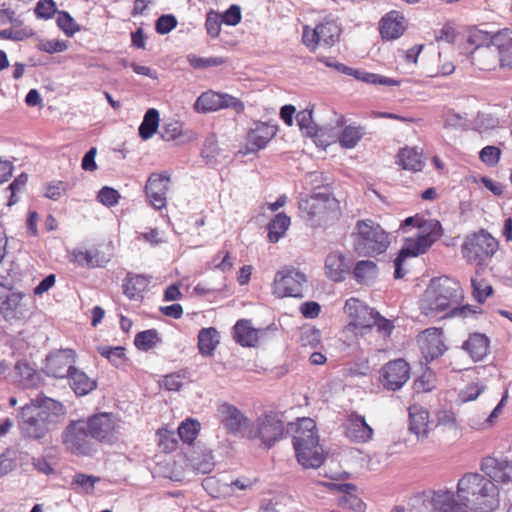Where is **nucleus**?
<instances>
[{"instance_id": "f257e3e1", "label": "nucleus", "mask_w": 512, "mask_h": 512, "mask_svg": "<svg viewBox=\"0 0 512 512\" xmlns=\"http://www.w3.org/2000/svg\"><path fill=\"white\" fill-rule=\"evenodd\" d=\"M463 299V291L458 281L447 276L435 277L430 280L420 300V310L428 317L462 314L464 307L459 308Z\"/></svg>"}, {"instance_id": "f03ea898", "label": "nucleus", "mask_w": 512, "mask_h": 512, "mask_svg": "<svg viewBox=\"0 0 512 512\" xmlns=\"http://www.w3.org/2000/svg\"><path fill=\"white\" fill-rule=\"evenodd\" d=\"M457 497L464 507L478 512H492L499 506L498 487L486 476L466 473L457 483Z\"/></svg>"}, {"instance_id": "7ed1b4c3", "label": "nucleus", "mask_w": 512, "mask_h": 512, "mask_svg": "<svg viewBox=\"0 0 512 512\" xmlns=\"http://www.w3.org/2000/svg\"><path fill=\"white\" fill-rule=\"evenodd\" d=\"M284 434L283 415L276 411H265L243 430L242 435L269 450L284 437Z\"/></svg>"}, {"instance_id": "20e7f679", "label": "nucleus", "mask_w": 512, "mask_h": 512, "mask_svg": "<svg viewBox=\"0 0 512 512\" xmlns=\"http://www.w3.org/2000/svg\"><path fill=\"white\" fill-rule=\"evenodd\" d=\"M443 228L438 220H432L428 223L426 230L420 231L416 238L407 239L404 247L399 251L394 260V277L403 278L408 269L405 268L406 260L424 254L428 249L443 236Z\"/></svg>"}, {"instance_id": "39448f33", "label": "nucleus", "mask_w": 512, "mask_h": 512, "mask_svg": "<svg viewBox=\"0 0 512 512\" xmlns=\"http://www.w3.org/2000/svg\"><path fill=\"white\" fill-rule=\"evenodd\" d=\"M499 250V241L485 229L467 234L460 247L462 258L469 265L482 268Z\"/></svg>"}, {"instance_id": "423d86ee", "label": "nucleus", "mask_w": 512, "mask_h": 512, "mask_svg": "<svg viewBox=\"0 0 512 512\" xmlns=\"http://www.w3.org/2000/svg\"><path fill=\"white\" fill-rule=\"evenodd\" d=\"M354 250L362 256H376L384 253L390 245L389 234L371 219L356 223Z\"/></svg>"}, {"instance_id": "0eeeda50", "label": "nucleus", "mask_w": 512, "mask_h": 512, "mask_svg": "<svg viewBox=\"0 0 512 512\" xmlns=\"http://www.w3.org/2000/svg\"><path fill=\"white\" fill-rule=\"evenodd\" d=\"M64 406L51 398L38 396L34 403V438H44L64 419Z\"/></svg>"}, {"instance_id": "6e6552de", "label": "nucleus", "mask_w": 512, "mask_h": 512, "mask_svg": "<svg viewBox=\"0 0 512 512\" xmlns=\"http://www.w3.org/2000/svg\"><path fill=\"white\" fill-rule=\"evenodd\" d=\"M62 444L66 451L78 457L91 456L96 445L83 419L72 420L63 430Z\"/></svg>"}, {"instance_id": "1a4fd4ad", "label": "nucleus", "mask_w": 512, "mask_h": 512, "mask_svg": "<svg viewBox=\"0 0 512 512\" xmlns=\"http://www.w3.org/2000/svg\"><path fill=\"white\" fill-rule=\"evenodd\" d=\"M341 28L330 19H324L322 22L312 28L305 25L302 31V43L311 52H315L319 46L330 48L334 46L340 38Z\"/></svg>"}, {"instance_id": "9d476101", "label": "nucleus", "mask_w": 512, "mask_h": 512, "mask_svg": "<svg viewBox=\"0 0 512 512\" xmlns=\"http://www.w3.org/2000/svg\"><path fill=\"white\" fill-rule=\"evenodd\" d=\"M345 313L350 321L346 329L356 337L368 336L373 333L377 311L369 308L356 298H350L344 306Z\"/></svg>"}, {"instance_id": "9b49d317", "label": "nucleus", "mask_w": 512, "mask_h": 512, "mask_svg": "<svg viewBox=\"0 0 512 512\" xmlns=\"http://www.w3.org/2000/svg\"><path fill=\"white\" fill-rule=\"evenodd\" d=\"M307 282L306 275L292 266H285L277 271L272 283V292L278 298L303 296V286Z\"/></svg>"}, {"instance_id": "f8f14e48", "label": "nucleus", "mask_w": 512, "mask_h": 512, "mask_svg": "<svg viewBox=\"0 0 512 512\" xmlns=\"http://www.w3.org/2000/svg\"><path fill=\"white\" fill-rule=\"evenodd\" d=\"M456 496L450 489L439 488L422 492L416 501L431 512H468Z\"/></svg>"}, {"instance_id": "ddd939ff", "label": "nucleus", "mask_w": 512, "mask_h": 512, "mask_svg": "<svg viewBox=\"0 0 512 512\" xmlns=\"http://www.w3.org/2000/svg\"><path fill=\"white\" fill-rule=\"evenodd\" d=\"M95 442L111 445L118 439L119 423L117 418L108 412H100L83 419Z\"/></svg>"}, {"instance_id": "4468645a", "label": "nucleus", "mask_w": 512, "mask_h": 512, "mask_svg": "<svg viewBox=\"0 0 512 512\" xmlns=\"http://www.w3.org/2000/svg\"><path fill=\"white\" fill-rule=\"evenodd\" d=\"M226 108H232L237 114H242L245 110V105L237 97L213 90L203 92L194 104V109L201 113L214 112Z\"/></svg>"}, {"instance_id": "2eb2a0df", "label": "nucleus", "mask_w": 512, "mask_h": 512, "mask_svg": "<svg viewBox=\"0 0 512 512\" xmlns=\"http://www.w3.org/2000/svg\"><path fill=\"white\" fill-rule=\"evenodd\" d=\"M170 185L171 176L167 171L153 172L149 175L144 191L148 202L154 209L162 210L166 207Z\"/></svg>"}, {"instance_id": "dca6fc26", "label": "nucleus", "mask_w": 512, "mask_h": 512, "mask_svg": "<svg viewBox=\"0 0 512 512\" xmlns=\"http://www.w3.org/2000/svg\"><path fill=\"white\" fill-rule=\"evenodd\" d=\"M410 378V365L402 359L387 362L380 370L379 381L390 391L401 389Z\"/></svg>"}, {"instance_id": "f3484780", "label": "nucleus", "mask_w": 512, "mask_h": 512, "mask_svg": "<svg viewBox=\"0 0 512 512\" xmlns=\"http://www.w3.org/2000/svg\"><path fill=\"white\" fill-rule=\"evenodd\" d=\"M75 358L76 353L73 349L54 350L47 355L42 370L49 377L60 379L68 377L75 368Z\"/></svg>"}, {"instance_id": "a211bd4d", "label": "nucleus", "mask_w": 512, "mask_h": 512, "mask_svg": "<svg viewBox=\"0 0 512 512\" xmlns=\"http://www.w3.org/2000/svg\"><path fill=\"white\" fill-rule=\"evenodd\" d=\"M278 132L277 125L258 121L254 123L245 136V146L242 153L244 155L257 153L264 149L268 143L276 136Z\"/></svg>"}, {"instance_id": "6ab92c4d", "label": "nucleus", "mask_w": 512, "mask_h": 512, "mask_svg": "<svg viewBox=\"0 0 512 512\" xmlns=\"http://www.w3.org/2000/svg\"><path fill=\"white\" fill-rule=\"evenodd\" d=\"M300 210L308 218L325 216L329 212L339 211V202L330 193H314L300 202Z\"/></svg>"}, {"instance_id": "aec40b11", "label": "nucleus", "mask_w": 512, "mask_h": 512, "mask_svg": "<svg viewBox=\"0 0 512 512\" xmlns=\"http://www.w3.org/2000/svg\"><path fill=\"white\" fill-rule=\"evenodd\" d=\"M417 342L421 353L427 361H432L442 356L447 350L441 328H427L418 335Z\"/></svg>"}, {"instance_id": "412c9836", "label": "nucleus", "mask_w": 512, "mask_h": 512, "mask_svg": "<svg viewBox=\"0 0 512 512\" xmlns=\"http://www.w3.org/2000/svg\"><path fill=\"white\" fill-rule=\"evenodd\" d=\"M217 418L228 434L238 435L246 428L248 418L234 405L221 403L217 407Z\"/></svg>"}, {"instance_id": "4be33fe9", "label": "nucleus", "mask_w": 512, "mask_h": 512, "mask_svg": "<svg viewBox=\"0 0 512 512\" xmlns=\"http://www.w3.org/2000/svg\"><path fill=\"white\" fill-rule=\"evenodd\" d=\"M481 470L491 481L499 483L512 481V464L505 457L487 456L483 458Z\"/></svg>"}, {"instance_id": "5701e85b", "label": "nucleus", "mask_w": 512, "mask_h": 512, "mask_svg": "<svg viewBox=\"0 0 512 512\" xmlns=\"http://www.w3.org/2000/svg\"><path fill=\"white\" fill-rule=\"evenodd\" d=\"M407 29L403 13L397 10L387 12L379 21V33L383 40L391 41L400 38Z\"/></svg>"}, {"instance_id": "b1692460", "label": "nucleus", "mask_w": 512, "mask_h": 512, "mask_svg": "<svg viewBox=\"0 0 512 512\" xmlns=\"http://www.w3.org/2000/svg\"><path fill=\"white\" fill-rule=\"evenodd\" d=\"M344 434L355 443H366L373 437V429L367 424L364 416L351 413L343 423Z\"/></svg>"}, {"instance_id": "393cba45", "label": "nucleus", "mask_w": 512, "mask_h": 512, "mask_svg": "<svg viewBox=\"0 0 512 512\" xmlns=\"http://www.w3.org/2000/svg\"><path fill=\"white\" fill-rule=\"evenodd\" d=\"M26 295L15 289L0 296V314L6 320L21 319L26 311L23 299Z\"/></svg>"}, {"instance_id": "a878e982", "label": "nucleus", "mask_w": 512, "mask_h": 512, "mask_svg": "<svg viewBox=\"0 0 512 512\" xmlns=\"http://www.w3.org/2000/svg\"><path fill=\"white\" fill-rule=\"evenodd\" d=\"M298 463L304 468H318L324 460L325 455L319 440L316 443H302L293 445Z\"/></svg>"}, {"instance_id": "bb28decb", "label": "nucleus", "mask_w": 512, "mask_h": 512, "mask_svg": "<svg viewBox=\"0 0 512 512\" xmlns=\"http://www.w3.org/2000/svg\"><path fill=\"white\" fill-rule=\"evenodd\" d=\"M395 163L402 170L412 173L421 172L425 167L423 149L412 146L402 147L395 155Z\"/></svg>"}, {"instance_id": "cd10ccee", "label": "nucleus", "mask_w": 512, "mask_h": 512, "mask_svg": "<svg viewBox=\"0 0 512 512\" xmlns=\"http://www.w3.org/2000/svg\"><path fill=\"white\" fill-rule=\"evenodd\" d=\"M289 431L292 433L293 445L311 444L319 440L316 423L311 418H299L296 422L290 423Z\"/></svg>"}, {"instance_id": "c85d7f7f", "label": "nucleus", "mask_w": 512, "mask_h": 512, "mask_svg": "<svg viewBox=\"0 0 512 512\" xmlns=\"http://www.w3.org/2000/svg\"><path fill=\"white\" fill-rule=\"evenodd\" d=\"M491 44L498 52L499 66L512 69V30L498 31L491 37Z\"/></svg>"}, {"instance_id": "c756f323", "label": "nucleus", "mask_w": 512, "mask_h": 512, "mask_svg": "<svg viewBox=\"0 0 512 512\" xmlns=\"http://www.w3.org/2000/svg\"><path fill=\"white\" fill-rule=\"evenodd\" d=\"M330 490H337L343 495L338 499V505L344 509H349L356 512H365L366 505L357 495L354 494L356 486L350 483L334 484L323 483Z\"/></svg>"}, {"instance_id": "7c9ffc66", "label": "nucleus", "mask_w": 512, "mask_h": 512, "mask_svg": "<svg viewBox=\"0 0 512 512\" xmlns=\"http://www.w3.org/2000/svg\"><path fill=\"white\" fill-rule=\"evenodd\" d=\"M149 284L150 278L148 276L128 273L123 280V293L130 300L142 301Z\"/></svg>"}, {"instance_id": "2f4dec72", "label": "nucleus", "mask_w": 512, "mask_h": 512, "mask_svg": "<svg viewBox=\"0 0 512 512\" xmlns=\"http://www.w3.org/2000/svg\"><path fill=\"white\" fill-rule=\"evenodd\" d=\"M496 50L491 45L477 46L471 53L472 65L480 71H493L499 66Z\"/></svg>"}, {"instance_id": "473e14b6", "label": "nucleus", "mask_w": 512, "mask_h": 512, "mask_svg": "<svg viewBox=\"0 0 512 512\" xmlns=\"http://www.w3.org/2000/svg\"><path fill=\"white\" fill-rule=\"evenodd\" d=\"M350 271L344 254L340 252L330 253L325 260V272L329 279L335 282L343 281Z\"/></svg>"}, {"instance_id": "72a5a7b5", "label": "nucleus", "mask_w": 512, "mask_h": 512, "mask_svg": "<svg viewBox=\"0 0 512 512\" xmlns=\"http://www.w3.org/2000/svg\"><path fill=\"white\" fill-rule=\"evenodd\" d=\"M409 429L418 438L427 437L429 432V412L420 405L413 404L409 407Z\"/></svg>"}, {"instance_id": "f704fd0d", "label": "nucleus", "mask_w": 512, "mask_h": 512, "mask_svg": "<svg viewBox=\"0 0 512 512\" xmlns=\"http://www.w3.org/2000/svg\"><path fill=\"white\" fill-rule=\"evenodd\" d=\"M71 257L73 262L88 268L105 267L109 262V258L98 249L84 251L75 249L72 251Z\"/></svg>"}, {"instance_id": "c9c22d12", "label": "nucleus", "mask_w": 512, "mask_h": 512, "mask_svg": "<svg viewBox=\"0 0 512 512\" xmlns=\"http://www.w3.org/2000/svg\"><path fill=\"white\" fill-rule=\"evenodd\" d=\"M462 348L474 361H480L489 351V339L484 334L473 333L463 343Z\"/></svg>"}, {"instance_id": "e433bc0d", "label": "nucleus", "mask_w": 512, "mask_h": 512, "mask_svg": "<svg viewBox=\"0 0 512 512\" xmlns=\"http://www.w3.org/2000/svg\"><path fill=\"white\" fill-rule=\"evenodd\" d=\"M235 341L243 347H253L258 342V330L253 328L251 321L240 319L233 327Z\"/></svg>"}, {"instance_id": "4c0bfd02", "label": "nucleus", "mask_w": 512, "mask_h": 512, "mask_svg": "<svg viewBox=\"0 0 512 512\" xmlns=\"http://www.w3.org/2000/svg\"><path fill=\"white\" fill-rule=\"evenodd\" d=\"M69 385L78 396H84L93 391L97 384L84 371L74 368L68 375Z\"/></svg>"}, {"instance_id": "58836bf2", "label": "nucleus", "mask_w": 512, "mask_h": 512, "mask_svg": "<svg viewBox=\"0 0 512 512\" xmlns=\"http://www.w3.org/2000/svg\"><path fill=\"white\" fill-rule=\"evenodd\" d=\"M365 135V128L361 125H346L338 134V142L342 148L352 149Z\"/></svg>"}, {"instance_id": "ea45409f", "label": "nucleus", "mask_w": 512, "mask_h": 512, "mask_svg": "<svg viewBox=\"0 0 512 512\" xmlns=\"http://www.w3.org/2000/svg\"><path fill=\"white\" fill-rule=\"evenodd\" d=\"M218 343V331L215 328L209 327L200 330L198 334V349L201 355H213Z\"/></svg>"}, {"instance_id": "a19ab883", "label": "nucleus", "mask_w": 512, "mask_h": 512, "mask_svg": "<svg viewBox=\"0 0 512 512\" xmlns=\"http://www.w3.org/2000/svg\"><path fill=\"white\" fill-rule=\"evenodd\" d=\"M377 273V265L371 260H361L353 269V277L359 284H369L376 279Z\"/></svg>"}, {"instance_id": "79ce46f5", "label": "nucleus", "mask_w": 512, "mask_h": 512, "mask_svg": "<svg viewBox=\"0 0 512 512\" xmlns=\"http://www.w3.org/2000/svg\"><path fill=\"white\" fill-rule=\"evenodd\" d=\"M472 294L478 303H484L493 294L491 283L477 270L471 278Z\"/></svg>"}, {"instance_id": "37998d69", "label": "nucleus", "mask_w": 512, "mask_h": 512, "mask_svg": "<svg viewBox=\"0 0 512 512\" xmlns=\"http://www.w3.org/2000/svg\"><path fill=\"white\" fill-rule=\"evenodd\" d=\"M290 218L284 213H278L268 225V239L271 243L278 242L290 226Z\"/></svg>"}, {"instance_id": "c03bdc74", "label": "nucleus", "mask_w": 512, "mask_h": 512, "mask_svg": "<svg viewBox=\"0 0 512 512\" xmlns=\"http://www.w3.org/2000/svg\"><path fill=\"white\" fill-rule=\"evenodd\" d=\"M158 126L159 112L155 108L148 109L139 126V136L143 140L150 139L156 133Z\"/></svg>"}, {"instance_id": "a18cd8bd", "label": "nucleus", "mask_w": 512, "mask_h": 512, "mask_svg": "<svg viewBox=\"0 0 512 512\" xmlns=\"http://www.w3.org/2000/svg\"><path fill=\"white\" fill-rule=\"evenodd\" d=\"M200 427V423L197 420L188 418L178 427V435L184 443L190 445L197 438Z\"/></svg>"}, {"instance_id": "49530a36", "label": "nucleus", "mask_w": 512, "mask_h": 512, "mask_svg": "<svg viewBox=\"0 0 512 512\" xmlns=\"http://www.w3.org/2000/svg\"><path fill=\"white\" fill-rule=\"evenodd\" d=\"M355 79L360 80L362 82L374 85H385V86H399L400 81L392 78H388L379 74L365 72L356 69Z\"/></svg>"}, {"instance_id": "de8ad7c7", "label": "nucleus", "mask_w": 512, "mask_h": 512, "mask_svg": "<svg viewBox=\"0 0 512 512\" xmlns=\"http://www.w3.org/2000/svg\"><path fill=\"white\" fill-rule=\"evenodd\" d=\"M159 342L158 332L155 329H148L136 334L134 345L142 351L154 348Z\"/></svg>"}, {"instance_id": "09e8293b", "label": "nucleus", "mask_w": 512, "mask_h": 512, "mask_svg": "<svg viewBox=\"0 0 512 512\" xmlns=\"http://www.w3.org/2000/svg\"><path fill=\"white\" fill-rule=\"evenodd\" d=\"M499 126V119L492 113L478 112L474 119V129L479 133H486Z\"/></svg>"}, {"instance_id": "8fccbe9b", "label": "nucleus", "mask_w": 512, "mask_h": 512, "mask_svg": "<svg viewBox=\"0 0 512 512\" xmlns=\"http://www.w3.org/2000/svg\"><path fill=\"white\" fill-rule=\"evenodd\" d=\"M158 437V446L165 453H171L178 447V440L173 431L161 428L156 433Z\"/></svg>"}, {"instance_id": "3c124183", "label": "nucleus", "mask_w": 512, "mask_h": 512, "mask_svg": "<svg viewBox=\"0 0 512 512\" xmlns=\"http://www.w3.org/2000/svg\"><path fill=\"white\" fill-rule=\"evenodd\" d=\"M15 379L25 389L32 386V367L27 361H18L16 363Z\"/></svg>"}, {"instance_id": "603ef678", "label": "nucleus", "mask_w": 512, "mask_h": 512, "mask_svg": "<svg viewBox=\"0 0 512 512\" xmlns=\"http://www.w3.org/2000/svg\"><path fill=\"white\" fill-rule=\"evenodd\" d=\"M57 25L67 36H73L80 30L79 25L66 11L57 12Z\"/></svg>"}, {"instance_id": "864d4df0", "label": "nucleus", "mask_w": 512, "mask_h": 512, "mask_svg": "<svg viewBox=\"0 0 512 512\" xmlns=\"http://www.w3.org/2000/svg\"><path fill=\"white\" fill-rule=\"evenodd\" d=\"M215 466L211 452H205L200 457L192 459V467L197 473L208 474Z\"/></svg>"}, {"instance_id": "5fc2aeb1", "label": "nucleus", "mask_w": 512, "mask_h": 512, "mask_svg": "<svg viewBox=\"0 0 512 512\" xmlns=\"http://www.w3.org/2000/svg\"><path fill=\"white\" fill-rule=\"evenodd\" d=\"M37 48L49 54L64 52L68 48L66 41L58 39H39Z\"/></svg>"}, {"instance_id": "6e6d98bb", "label": "nucleus", "mask_w": 512, "mask_h": 512, "mask_svg": "<svg viewBox=\"0 0 512 512\" xmlns=\"http://www.w3.org/2000/svg\"><path fill=\"white\" fill-rule=\"evenodd\" d=\"M214 269L223 273L229 272L234 266V261L229 250L222 249L213 258Z\"/></svg>"}, {"instance_id": "4d7b16f0", "label": "nucleus", "mask_w": 512, "mask_h": 512, "mask_svg": "<svg viewBox=\"0 0 512 512\" xmlns=\"http://www.w3.org/2000/svg\"><path fill=\"white\" fill-rule=\"evenodd\" d=\"M100 478L93 475H87L84 473H76L72 479V485H77L87 494H92L95 488V484L99 482Z\"/></svg>"}, {"instance_id": "13d9d810", "label": "nucleus", "mask_w": 512, "mask_h": 512, "mask_svg": "<svg viewBox=\"0 0 512 512\" xmlns=\"http://www.w3.org/2000/svg\"><path fill=\"white\" fill-rule=\"evenodd\" d=\"M120 197L121 196L116 189L104 186L98 192L97 200L107 207H112L118 204Z\"/></svg>"}, {"instance_id": "bf43d9fd", "label": "nucleus", "mask_w": 512, "mask_h": 512, "mask_svg": "<svg viewBox=\"0 0 512 512\" xmlns=\"http://www.w3.org/2000/svg\"><path fill=\"white\" fill-rule=\"evenodd\" d=\"M500 157L501 150L498 147L492 145L485 146L479 152L480 160L490 167L497 165Z\"/></svg>"}, {"instance_id": "052dcab7", "label": "nucleus", "mask_w": 512, "mask_h": 512, "mask_svg": "<svg viewBox=\"0 0 512 512\" xmlns=\"http://www.w3.org/2000/svg\"><path fill=\"white\" fill-rule=\"evenodd\" d=\"M57 12V7L53 0H40L34 8L36 16L42 19H50Z\"/></svg>"}, {"instance_id": "680f3d73", "label": "nucleus", "mask_w": 512, "mask_h": 512, "mask_svg": "<svg viewBox=\"0 0 512 512\" xmlns=\"http://www.w3.org/2000/svg\"><path fill=\"white\" fill-rule=\"evenodd\" d=\"M222 23L223 22L221 20V15L214 11H210L207 14L206 21H205V28H206L208 35H210L213 38L218 37L221 32V24Z\"/></svg>"}, {"instance_id": "e2e57ef3", "label": "nucleus", "mask_w": 512, "mask_h": 512, "mask_svg": "<svg viewBox=\"0 0 512 512\" xmlns=\"http://www.w3.org/2000/svg\"><path fill=\"white\" fill-rule=\"evenodd\" d=\"M177 19L172 14H166L160 16L155 25V30L159 34H167L177 26Z\"/></svg>"}, {"instance_id": "0e129e2a", "label": "nucleus", "mask_w": 512, "mask_h": 512, "mask_svg": "<svg viewBox=\"0 0 512 512\" xmlns=\"http://www.w3.org/2000/svg\"><path fill=\"white\" fill-rule=\"evenodd\" d=\"M437 426L446 429L455 430L457 428V419L453 411L440 410L436 413Z\"/></svg>"}, {"instance_id": "69168bd1", "label": "nucleus", "mask_w": 512, "mask_h": 512, "mask_svg": "<svg viewBox=\"0 0 512 512\" xmlns=\"http://www.w3.org/2000/svg\"><path fill=\"white\" fill-rule=\"evenodd\" d=\"M182 135V124L178 121H171L162 127L161 137L165 141H172Z\"/></svg>"}, {"instance_id": "338daca9", "label": "nucleus", "mask_w": 512, "mask_h": 512, "mask_svg": "<svg viewBox=\"0 0 512 512\" xmlns=\"http://www.w3.org/2000/svg\"><path fill=\"white\" fill-rule=\"evenodd\" d=\"M68 189V186L63 181H56L46 185L44 195L45 197L58 200Z\"/></svg>"}, {"instance_id": "774afa93", "label": "nucleus", "mask_w": 512, "mask_h": 512, "mask_svg": "<svg viewBox=\"0 0 512 512\" xmlns=\"http://www.w3.org/2000/svg\"><path fill=\"white\" fill-rule=\"evenodd\" d=\"M457 30L455 26L448 22L436 33L435 38L437 42L453 43L456 40Z\"/></svg>"}]
</instances>
